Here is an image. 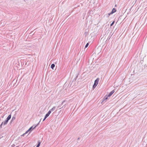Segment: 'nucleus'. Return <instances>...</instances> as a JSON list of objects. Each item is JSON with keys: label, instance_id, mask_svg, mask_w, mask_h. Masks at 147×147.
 <instances>
[{"label": "nucleus", "instance_id": "nucleus-1", "mask_svg": "<svg viewBox=\"0 0 147 147\" xmlns=\"http://www.w3.org/2000/svg\"><path fill=\"white\" fill-rule=\"evenodd\" d=\"M41 119H40V121L37 124V125H36L34 127H33V126H32L25 133H24L22 135H21V136H24V135L25 134L28 133V132H29L30 131H31L32 129H34L37 126H38L39 125L40 122V121H41Z\"/></svg>", "mask_w": 147, "mask_h": 147}, {"label": "nucleus", "instance_id": "nucleus-2", "mask_svg": "<svg viewBox=\"0 0 147 147\" xmlns=\"http://www.w3.org/2000/svg\"><path fill=\"white\" fill-rule=\"evenodd\" d=\"M99 80V78H97L96 80H95L93 86V88H94L96 86H97V84H98V82Z\"/></svg>", "mask_w": 147, "mask_h": 147}, {"label": "nucleus", "instance_id": "nucleus-3", "mask_svg": "<svg viewBox=\"0 0 147 147\" xmlns=\"http://www.w3.org/2000/svg\"><path fill=\"white\" fill-rule=\"evenodd\" d=\"M116 11V9L114 8H113L112 10V11H111V12L110 13H109L108 14V16H109L110 14H113V13L115 12Z\"/></svg>", "mask_w": 147, "mask_h": 147}, {"label": "nucleus", "instance_id": "nucleus-4", "mask_svg": "<svg viewBox=\"0 0 147 147\" xmlns=\"http://www.w3.org/2000/svg\"><path fill=\"white\" fill-rule=\"evenodd\" d=\"M56 107L55 106L53 107L49 111L50 112V113L51 112L55 110Z\"/></svg>", "mask_w": 147, "mask_h": 147}, {"label": "nucleus", "instance_id": "nucleus-5", "mask_svg": "<svg viewBox=\"0 0 147 147\" xmlns=\"http://www.w3.org/2000/svg\"><path fill=\"white\" fill-rule=\"evenodd\" d=\"M108 96H105L102 101V102H105L106 101V100L108 99Z\"/></svg>", "mask_w": 147, "mask_h": 147}, {"label": "nucleus", "instance_id": "nucleus-6", "mask_svg": "<svg viewBox=\"0 0 147 147\" xmlns=\"http://www.w3.org/2000/svg\"><path fill=\"white\" fill-rule=\"evenodd\" d=\"M115 92L114 90H113L111 91L109 94L108 95V97L110 96Z\"/></svg>", "mask_w": 147, "mask_h": 147}, {"label": "nucleus", "instance_id": "nucleus-7", "mask_svg": "<svg viewBox=\"0 0 147 147\" xmlns=\"http://www.w3.org/2000/svg\"><path fill=\"white\" fill-rule=\"evenodd\" d=\"M50 113V112L48 111V113L45 116V118H46L47 117H48Z\"/></svg>", "mask_w": 147, "mask_h": 147}, {"label": "nucleus", "instance_id": "nucleus-8", "mask_svg": "<svg viewBox=\"0 0 147 147\" xmlns=\"http://www.w3.org/2000/svg\"><path fill=\"white\" fill-rule=\"evenodd\" d=\"M8 121L7 119H6V120L4 122H3V125H6L7 124Z\"/></svg>", "mask_w": 147, "mask_h": 147}, {"label": "nucleus", "instance_id": "nucleus-9", "mask_svg": "<svg viewBox=\"0 0 147 147\" xmlns=\"http://www.w3.org/2000/svg\"><path fill=\"white\" fill-rule=\"evenodd\" d=\"M11 115H9L8 116V117H7V118L6 119H7V120L8 121H9V120L10 119H11Z\"/></svg>", "mask_w": 147, "mask_h": 147}, {"label": "nucleus", "instance_id": "nucleus-10", "mask_svg": "<svg viewBox=\"0 0 147 147\" xmlns=\"http://www.w3.org/2000/svg\"><path fill=\"white\" fill-rule=\"evenodd\" d=\"M55 66V65L54 64H52L51 65V67L53 69V68Z\"/></svg>", "mask_w": 147, "mask_h": 147}, {"label": "nucleus", "instance_id": "nucleus-11", "mask_svg": "<svg viewBox=\"0 0 147 147\" xmlns=\"http://www.w3.org/2000/svg\"><path fill=\"white\" fill-rule=\"evenodd\" d=\"M40 142L39 141H38V143L36 147H39L40 146Z\"/></svg>", "mask_w": 147, "mask_h": 147}, {"label": "nucleus", "instance_id": "nucleus-12", "mask_svg": "<svg viewBox=\"0 0 147 147\" xmlns=\"http://www.w3.org/2000/svg\"><path fill=\"white\" fill-rule=\"evenodd\" d=\"M3 122H2V123H1V124L0 125V128H2V125H3Z\"/></svg>", "mask_w": 147, "mask_h": 147}, {"label": "nucleus", "instance_id": "nucleus-13", "mask_svg": "<svg viewBox=\"0 0 147 147\" xmlns=\"http://www.w3.org/2000/svg\"><path fill=\"white\" fill-rule=\"evenodd\" d=\"M88 45H89L88 43H87L85 46V47L86 48H87L88 47Z\"/></svg>", "mask_w": 147, "mask_h": 147}, {"label": "nucleus", "instance_id": "nucleus-14", "mask_svg": "<svg viewBox=\"0 0 147 147\" xmlns=\"http://www.w3.org/2000/svg\"><path fill=\"white\" fill-rule=\"evenodd\" d=\"M114 22H115L114 21L111 24L110 26H112L114 24Z\"/></svg>", "mask_w": 147, "mask_h": 147}, {"label": "nucleus", "instance_id": "nucleus-15", "mask_svg": "<svg viewBox=\"0 0 147 147\" xmlns=\"http://www.w3.org/2000/svg\"><path fill=\"white\" fill-rule=\"evenodd\" d=\"M15 117H13L12 118V120H14L15 119Z\"/></svg>", "mask_w": 147, "mask_h": 147}, {"label": "nucleus", "instance_id": "nucleus-16", "mask_svg": "<svg viewBox=\"0 0 147 147\" xmlns=\"http://www.w3.org/2000/svg\"><path fill=\"white\" fill-rule=\"evenodd\" d=\"M46 119V118H45V117H44V119L43 120V121H45Z\"/></svg>", "mask_w": 147, "mask_h": 147}, {"label": "nucleus", "instance_id": "nucleus-17", "mask_svg": "<svg viewBox=\"0 0 147 147\" xmlns=\"http://www.w3.org/2000/svg\"><path fill=\"white\" fill-rule=\"evenodd\" d=\"M64 101H63V102H62V103H61V104H62H62H63V102H64Z\"/></svg>", "mask_w": 147, "mask_h": 147}, {"label": "nucleus", "instance_id": "nucleus-18", "mask_svg": "<svg viewBox=\"0 0 147 147\" xmlns=\"http://www.w3.org/2000/svg\"><path fill=\"white\" fill-rule=\"evenodd\" d=\"M3 117V116H2V118Z\"/></svg>", "mask_w": 147, "mask_h": 147}, {"label": "nucleus", "instance_id": "nucleus-19", "mask_svg": "<svg viewBox=\"0 0 147 147\" xmlns=\"http://www.w3.org/2000/svg\"><path fill=\"white\" fill-rule=\"evenodd\" d=\"M79 139V138H78V139Z\"/></svg>", "mask_w": 147, "mask_h": 147}]
</instances>
